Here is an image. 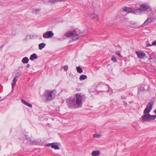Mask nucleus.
I'll list each match as a JSON object with an SVG mask.
<instances>
[{
    "label": "nucleus",
    "mask_w": 156,
    "mask_h": 156,
    "mask_svg": "<svg viewBox=\"0 0 156 156\" xmlns=\"http://www.w3.org/2000/svg\"><path fill=\"white\" fill-rule=\"evenodd\" d=\"M115 54H116V55H118L119 57H120V58L122 57V56L120 54V52L119 51H116L115 52Z\"/></svg>",
    "instance_id": "cd10ccee"
},
{
    "label": "nucleus",
    "mask_w": 156,
    "mask_h": 156,
    "mask_svg": "<svg viewBox=\"0 0 156 156\" xmlns=\"http://www.w3.org/2000/svg\"><path fill=\"white\" fill-rule=\"evenodd\" d=\"M149 88V86L148 85H142L140 87L138 88V92L141 91H144L146 90H148Z\"/></svg>",
    "instance_id": "1a4fd4ad"
},
{
    "label": "nucleus",
    "mask_w": 156,
    "mask_h": 156,
    "mask_svg": "<svg viewBox=\"0 0 156 156\" xmlns=\"http://www.w3.org/2000/svg\"><path fill=\"white\" fill-rule=\"evenodd\" d=\"M27 140L31 142H39L38 140H32L30 138H27L26 137Z\"/></svg>",
    "instance_id": "5701e85b"
},
{
    "label": "nucleus",
    "mask_w": 156,
    "mask_h": 156,
    "mask_svg": "<svg viewBox=\"0 0 156 156\" xmlns=\"http://www.w3.org/2000/svg\"><path fill=\"white\" fill-rule=\"evenodd\" d=\"M87 76L86 75H81L79 78V79L80 80H83L87 78Z\"/></svg>",
    "instance_id": "4be33fe9"
},
{
    "label": "nucleus",
    "mask_w": 156,
    "mask_h": 156,
    "mask_svg": "<svg viewBox=\"0 0 156 156\" xmlns=\"http://www.w3.org/2000/svg\"><path fill=\"white\" fill-rule=\"evenodd\" d=\"M142 13V12L140 7L137 9H133V10L132 13L136 15L140 14H141Z\"/></svg>",
    "instance_id": "9d476101"
},
{
    "label": "nucleus",
    "mask_w": 156,
    "mask_h": 156,
    "mask_svg": "<svg viewBox=\"0 0 156 156\" xmlns=\"http://www.w3.org/2000/svg\"><path fill=\"white\" fill-rule=\"evenodd\" d=\"M112 60L114 62H117V60L115 56H112Z\"/></svg>",
    "instance_id": "bb28decb"
},
{
    "label": "nucleus",
    "mask_w": 156,
    "mask_h": 156,
    "mask_svg": "<svg viewBox=\"0 0 156 156\" xmlns=\"http://www.w3.org/2000/svg\"><path fill=\"white\" fill-rule=\"evenodd\" d=\"M54 35V34L51 31L45 32L43 35V37L44 38H49L51 37Z\"/></svg>",
    "instance_id": "423d86ee"
},
{
    "label": "nucleus",
    "mask_w": 156,
    "mask_h": 156,
    "mask_svg": "<svg viewBox=\"0 0 156 156\" xmlns=\"http://www.w3.org/2000/svg\"><path fill=\"white\" fill-rule=\"evenodd\" d=\"M31 38H32L30 36L27 35L25 38V39L26 40H29Z\"/></svg>",
    "instance_id": "c756f323"
},
{
    "label": "nucleus",
    "mask_w": 156,
    "mask_h": 156,
    "mask_svg": "<svg viewBox=\"0 0 156 156\" xmlns=\"http://www.w3.org/2000/svg\"><path fill=\"white\" fill-rule=\"evenodd\" d=\"M94 136L95 138H99L101 136V135L99 134H94Z\"/></svg>",
    "instance_id": "c85d7f7f"
},
{
    "label": "nucleus",
    "mask_w": 156,
    "mask_h": 156,
    "mask_svg": "<svg viewBox=\"0 0 156 156\" xmlns=\"http://www.w3.org/2000/svg\"><path fill=\"white\" fill-rule=\"evenodd\" d=\"M68 66L67 65H65L64 66V70L65 71H67V70H68Z\"/></svg>",
    "instance_id": "7c9ffc66"
},
{
    "label": "nucleus",
    "mask_w": 156,
    "mask_h": 156,
    "mask_svg": "<svg viewBox=\"0 0 156 156\" xmlns=\"http://www.w3.org/2000/svg\"><path fill=\"white\" fill-rule=\"evenodd\" d=\"M155 12H156V9L155 10Z\"/></svg>",
    "instance_id": "ea45409f"
},
{
    "label": "nucleus",
    "mask_w": 156,
    "mask_h": 156,
    "mask_svg": "<svg viewBox=\"0 0 156 156\" xmlns=\"http://www.w3.org/2000/svg\"><path fill=\"white\" fill-rule=\"evenodd\" d=\"M55 144V143H52L46 144L45 146L48 147L51 146L52 148H54L55 150L59 149V147L57 145Z\"/></svg>",
    "instance_id": "0eeeda50"
},
{
    "label": "nucleus",
    "mask_w": 156,
    "mask_h": 156,
    "mask_svg": "<svg viewBox=\"0 0 156 156\" xmlns=\"http://www.w3.org/2000/svg\"><path fill=\"white\" fill-rule=\"evenodd\" d=\"M100 154V151H94L91 153L92 156H98Z\"/></svg>",
    "instance_id": "2eb2a0df"
},
{
    "label": "nucleus",
    "mask_w": 156,
    "mask_h": 156,
    "mask_svg": "<svg viewBox=\"0 0 156 156\" xmlns=\"http://www.w3.org/2000/svg\"><path fill=\"white\" fill-rule=\"evenodd\" d=\"M136 53L137 57L140 58H145V57H146L145 54L144 52H140L139 51H136Z\"/></svg>",
    "instance_id": "6e6552de"
},
{
    "label": "nucleus",
    "mask_w": 156,
    "mask_h": 156,
    "mask_svg": "<svg viewBox=\"0 0 156 156\" xmlns=\"http://www.w3.org/2000/svg\"><path fill=\"white\" fill-rule=\"evenodd\" d=\"M153 20V19L151 17H150L148 18L147 20L145 21L144 24L145 25H147L149 23H150Z\"/></svg>",
    "instance_id": "f3484780"
},
{
    "label": "nucleus",
    "mask_w": 156,
    "mask_h": 156,
    "mask_svg": "<svg viewBox=\"0 0 156 156\" xmlns=\"http://www.w3.org/2000/svg\"><path fill=\"white\" fill-rule=\"evenodd\" d=\"M37 55L35 53H34L30 55V59L31 60H33L34 59H37Z\"/></svg>",
    "instance_id": "6ab92c4d"
},
{
    "label": "nucleus",
    "mask_w": 156,
    "mask_h": 156,
    "mask_svg": "<svg viewBox=\"0 0 156 156\" xmlns=\"http://www.w3.org/2000/svg\"><path fill=\"white\" fill-rule=\"evenodd\" d=\"M153 58H152V55H150V58H149V59H152Z\"/></svg>",
    "instance_id": "f704fd0d"
},
{
    "label": "nucleus",
    "mask_w": 156,
    "mask_h": 156,
    "mask_svg": "<svg viewBox=\"0 0 156 156\" xmlns=\"http://www.w3.org/2000/svg\"><path fill=\"white\" fill-rule=\"evenodd\" d=\"M29 60L27 57H25L23 58L22 60V62L23 63H27L29 62Z\"/></svg>",
    "instance_id": "aec40b11"
},
{
    "label": "nucleus",
    "mask_w": 156,
    "mask_h": 156,
    "mask_svg": "<svg viewBox=\"0 0 156 156\" xmlns=\"http://www.w3.org/2000/svg\"><path fill=\"white\" fill-rule=\"evenodd\" d=\"M31 37L32 38V39H33L34 37L33 36H31Z\"/></svg>",
    "instance_id": "e433bc0d"
},
{
    "label": "nucleus",
    "mask_w": 156,
    "mask_h": 156,
    "mask_svg": "<svg viewBox=\"0 0 156 156\" xmlns=\"http://www.w3.org/2000/svg\"><path fill=\"white\" fill-rule=\"evenodd\" d=\"M152 45H156V40L154 41L153 42Z\"/></svg>",
    "instance_id": "2f4dec72"
},
{
    "label": "nucleus",
    "mask_w": 156,
    "mask_h": 156,
    "mask_svg": "<svg viewBox=\"0 0 156 156\" xmlns=\"http://www.w3.org/2000/svg\"><path fill=\"white\" fill-rule=\"evenodd\" d=\"M75 30H73L67 32L65 34V35L66 37H69L72 36L73 34H75Z\"/></svg>",
    "instance_id": "9b49d317"
},
{
    "label": "nucleus",
    "mask_w": 156,
    "mask_h": 156,
    "mask_svg": "<svg viewBox=\"0 0 156 156\" xmlns=\"http://www.w3.org/2000/svg\"><path fill=\"white\" fill-rule=\"evenodd\" d=\"M1 97L0 96V99H1Z\"/></svg>",
    "instance_id": "58836bf2"
},
{
    "label": "nucleus",
    "mask_w": 156,
    "mask_h": 156,
    "mask_svg": "<svg viewBox=\"0 0 156 156\" xmlns=\"http://www.w3.org/2000/svg\"><path fill=\"white\" fill-rule=\"evenodd\" d=\"M30 66V65L29 64H28L27 65V68H29Z\"/></svg>",
    "instance_id": "c9c22d12"
},
{
    "label": "nucleus",
    "mask_w": 156,
    "mask_h": 156,
    "mask_svg": "<svg viewBox=\"0 0 156 156\" xmlns=\"http://www.w3.org/2000/svg\"><path fill=\"white\" fill-rule=\"evenodd\" d=\"M18 79L17 76H16L14 77L12 83V88L15 85L17 80Z\"/></svg>",
    "instance_id": "ddd939ff"
},
{
    "label": "nucleus",
    "mask_w": 156,
    "mask_h": 156,
    "mask_svg": "<svg viewBox=\"0 0 156 156\" xmlns=\"http://www.w3.org/2000/svg\"><path fill=\"white\" fill-rule=\"evenodd\" d=\"M21 101L22 103H23L25 105L27 106L30 107V108H32V105L27 102V101L24 100L23 99H22L21 100Z\"/></svg>",
    "instance_id": "dca6fc26"
},
{
    "label": "nucleus",
    "mask_w": 156,
    "mask_h": 156,
    "mask_svg": "<svg viewBox=\"0 0 156 156\" xmlns=\"http://www.w3.org/2000/svg\"><path fill=\"white\" fill-rule=\"evenodd\" d=\"M76 104L78 108L81 107L82 106V101L84 99V96L80 94H76Z\"/></svg>",
    "instance_id": "7ed1b4c3"
},
{
    "label": "nucleus",
    "mask_w": 156,
    "mask_h": 156,
    "mask_svg": "<svg viewBox=\"0 0 156 156\" xmlns=\"http://www.w3.org/2000/svg\"><path fill=\"white\" fill-rule=\"evenodd\" d=\"M76 70L77 72L79 73H81L83 72V70L82 69L80 66L77 67Z\"/></svg>",
    "instance_id": "b1692460"
},
{
    "label": "nucleus",
    "mask_w": 156,
    "mask_h": 156,
    "mask_svg": "<svg viewBox=\"0 0 156 156\" xmlns=\"http://www.w3.org/2000/svg\"><path fill=\"white\" fill-rule=\"evenodd\" d=\"M21 72H17L16 74V76H20V75H21Z\"/></svg>",
    "instance_id": "473e14b6"
},
{
    "label": "nucleus",
    "mask_w": 156,
    "mask_h": 156,
    "mask_svg": "<svg viewBox=\"0 0 156 156\" xmlns=\"http://www.w3.org/2000/svg\"><path fill=\"white\" fill-rule=\"evenodd\" d=\"M55 94L54 93V90H46L44 93V97L47 101L52 100L54 98Z\"/></svg>",
    "instance_id": "f03ea898"
},
{
    "label": "nucleus",
    "mask_w": 156,
    "mask_h": 156,
    "mask_svg": "<svg viewBox=\"0 0 156 156\" xmlns=\"http://www.w3.org/2000/svg\"><path fill=\"white\" fill-rule=\"evenodd\" d=\"M68 104V107L71 108H76V100L75 98H71L67 100Z\"/></svg>",
    "instance_id": "20e7f679"
},
{
    "label": "nucleus",
    "mask_w": 156,
    "mask_h": 156,
    "mask_svg": "<svg viewBox=\"0 0 156 156\" xmlns=\"http://www.w3.org/2000/svg\"><path fill=\"white\" fill-rule=\"evenodd\" d=\"M123 11L126 12L128 13H132L133 12V9L132 8H129L127 7H124L123 8Z\"/></svg>",
    "instance_id": "f8f14e48"
},
{
    "label": "nucleus",
    "mask_w": 156,
    "mask_h": 156,
    "mask_svg": "<svg viewBox=\"0 0 156 156\" xmlns=\"http://www.w3.org/2000/svg\"><path fill=\"white\" fill-rule=\"evenodd\" d=\"M45 46V44L43 43L40 44L38 45L39 48L40 50L42 49V48H44Z\"/></svg>",
    "instance_id": "412c9836"
},
{
    "label": "nucleus",
    "mask_w": 156,
    "mask_h": 156,
    "mask_svg": "<svg viewBox=\"0 0 156 156\" xmlns=\"http://www.w3.org/2000/svg\"><path fill=\"white\" fill-rule=\"evenodd\" d=\"M152 45V44H151L149 43H147L146 46L147 47H149Z\"/></svg>",
    "instance_id": "72a5a7b5"
},
{
    "label": "nucleus",
    "mask_w": 156,
    "mask_h": 156,
    "mask_svg": "<svg viewBox=\"0 0 156 156\" xmlns=\"http://www.w3.org/2000/svg\"><path fill=\"white\" fill-rule=\"evenodd\" d=\"M90 17L94 19V20H98L99 19V17L98 16L95 14H92L90 16Z\"/></svg>",
    "instance_id": "a211bd4d"
},
{
    "label": "nucleus",
    "mask_w": 156,
    "mask_h": 156,
    "mask_svg": "<svg viewBox=\"0 0 156 156\" xmlns=\"http://www.w3.org/2000/svg\"><path fill=\"white\" fill-rule=\"evenodd\" d=\"M153 105V101H150L147 104L146 108L144 111V115L141 118L142 122L149 121L156 118V115H151L149 114L152 109Z\"/></svg>",
    "instance_id": "f257e3e1"
},
{
    "label": "nucleus",
    "mask_w": 156,
    "mask_h": 156,
    "mask_svg": "<svg viewBox=\"0 0 156 156\" xmlns=\"http://www.w3.org/2000/svg\"><path fill=\"white\" fill-rule=\"evenodd\" d=\"M154 112L156 113V109L155 110H154Z\"/></svg>",
    "instance_id": "4c0bfd02"
},
{
    "label": "nucleus",
    "mask_w": 156,
    "mask_h": 156,
    "mask_svg": "<svg viewBox=\"0 0 156 156\" xmlns=\"http://www.w3.org/2000/svg\"><path fill=\"white\" fill-rule=\"evenodd\" d=\"M62 0H51L49 1V2L51 4H54L55 2H60L62 1Z\"/></svg>",
    "instance_id": "393cba45"
},
{
    "label": "nucleus",
    "mask_w": 156,
    "mask_h": 156,
    "mask_svg": "<svg viewBox=\"0 0 156 156\" xmlns=\"http://www.w3.org/2000/svg\"><path fill=\"white\" fill-rule=\"evenodd\" d=\"M40 9H37L34 10V12L36 14H38L40 13Z\"/></svg>",
    "instance_id": "a878e982"
},
{
    "label": "nucleus",
    "mask_w": 156,
    "mask_h": 156,
    "mask_svg": "<svg viewBox=\"0 0 156 156\" xmlns=\"http://www.w3.org/2000/svg\"><path fill=\"white\" fill-rule=\"evenodd\" d=\"M75 34H73V35L72 36V38L73 40L74 41H76L77 40L79 39V35L77 34L75 30Z\"/></svg>",
    "instance_id": "4468645a"
},
{
    "label": "nucleus",
    "mask_w": 156,
    "mask_h": 156,
    "mask_svg": "<svg viewBox=\"0 0 156 156\" xmlns=\"http://www.w3.org/2000/svg\"><path fill=\"white\" fill-rule=\"evenodd\" d=\"M150 7V5L146 3L142 4L140 6V8L142 12H145L147 9H149Z\"/></svg>",
    "instance_id": "39448f33"
}]
</instances>
